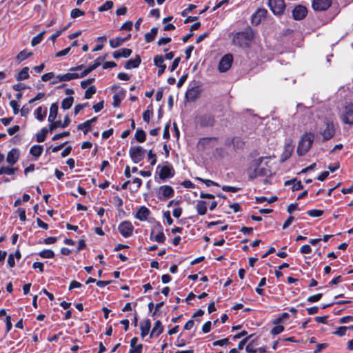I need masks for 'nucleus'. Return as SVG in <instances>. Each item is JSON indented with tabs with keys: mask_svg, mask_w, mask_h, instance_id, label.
<instances>
[{
	"mask_svg": "<svg viewBox=\"0 0 353 353\" xmlns=\"http://www.w3.org/2000/svg\"><path fill=\"white\" fill-rule=\"evenodd\" d=\"M290 184H293L292 190V191H297L303 188L302 183L301 181H296V179L287 181L285 182V185H288Z\"/></svg>",
	"mask_w": 353,
	"mask_h": 353,
	"instance_id": "473e14b6",
	"label": "nucleus"
},
{
	"mask_svg": "<svg viewBox=\"0 0 353 353\" xmlns=\"http://www.w3.org/2000/svg\"><path fill=\"white\" fill-rule=\"evenodd\" d=\"M132 52V51L131 49L121 48V49L114 51L113 52L112 56L114 59H119L121 57L127 58L131 55Z\"/></svg>",
	"mask_w": 353,
	"mask_h": 353,
	"instance_id": "4be33fe9",
	"label": "nucleus"
},
{
	"mask_svg": "<svg viewBox=\"0 0 353 353\" xmlns=\"http://www.w3.org/2000/svg\"><path fill=\"white\" fill-rule=\"evenodd\" d=\"M47 114V108L39 106L35 111L36 118L41 121L44 119Z\"/></svg>",
	"mask_w": 353,
	"mask_h": 353,
	"instance_id": "c756f323",
	"label": "nucleus"
},
{
	"mask_svg": "<svg viewBox=\"0 0 353 353\" xmlns=\"http://www.w3.org/2000/svg\"><path fill=\"white\" fill-rule=\"evenodd\" d=\"M266 283V279L265 277L262 278L259 283L258 287L256 288V292L262 295L263 293V290L261 288L262 286H264Z\"/></svg>",
	"mask_w": 353,
	"mask_h": 353,
	"instance_id": "3c124183",
	"label": "nucleus"
},
{
	"mask_svg": "<svg viewBox=\"0 0 353 353\" xmlns=\"http://www.w3.org/2000/svg\"><path fill=\"white\" fill-rule=\"evenodd\" d=\"M69 135H70V132L65 131L62 133H59V134H57L54 135V137H52V140L53 141L59 140L63 137H68Z\"/></svg>",
	"mask_w": 353,
	"mask_h": 353,
	"instance_id": "052dcab7",
	"label": "nucleus"
},
{
	"mask_svg": "<svg viewBox=\"0 0 353 353\" xmlns=\"http://www.w3.org/2000/svg\"><path fill=\"white\" fill-rule=\"evenodd\" d=\"M325 128L321 131L323 141L330 140L335 134L334 123L328 120L324 121Z\"/></svg>",
	"mask_w": 353,
	"mask_h": 353,
	"instance_id": "6e6552de",
	"label": "nucleus"
},
{
	"mask_svg": "<svg viewBox=\"0 0 353 353\" xmlns=\"http://www.w3.org/2000/svg\"><path fill=\"white\" fill-rule=\"evenodd\" d=\"M211 321L205 322L202 326V331L203 333H208L211 330Z\"/></svg>",
	"mask_w": 353,
	"mask_h": 353,
	"instance_id": "69168bd1",
	"label": "nucleus"
},
{
	"mask_svg": "<svg viewBox=\"0 0 353 353\" xmlns=\"http://www.w3.org/2000/svg\"><path fill=\"white\" fill-rule=\"evenodd\" d=\"M138 341L137 337H133L130 341V347L131 349L129 351V353H141L143 345L142 344L137 345Z\"/></svg>",
	"mask_w": 353,
	"mask_h": 353,
	"instance_id": "5701e85b",
	"label": "nucleus"
},
{
	"mask_svg": "<svg viewBox=\"0 0 353 353\" xmlns=\"http://www.w3.org/2000/svg\"><path fill=\"white\" fill-rule=\"evenodd\" d=\"M254 38V32L250 27H248L241 32L236 33L233 38V43L240 47H248Z\"/></svg>",
	"mask_w": 353,
	"mask_h": 353,
	"instance_id": "f03ea898",
	"label": "nucleus"
},
{
	"mask_svg": "<svg viewBox=\"0 0 353 353\" xmlns=\"http://www.w3.org/2000/svg\"><path fill=\"white\" fill-rule=\"evenodd\" d=\"M32 55V52H28L26 50H22L21 52H20L19 53V54L17 57V59L18 60H19L20 61H22L25 60L26 59L30 57Z\"/></svg>",
	"mask_w": 353,
	"mask_h": 353,
	"instance_id": "a18cd8bd",
	"label": "nucleus"
},
{
	"mask_svg": "<svg viewBox=\"0 0 353 353\" xmlns=\"http://www.w3.org/2000/svg\"><path fill=\"white\" fill-rule=\"evenodd\" d=\"M54 77H54V73L51 72H48V73H46V74H43L41 76V80L43 81L46 82V81H48V80H50V79H51L52 78L54 79Z\"/></svg>",
	"mask_w": 353,
	"mask_h": 353,
	"instance_id": "e2e57ef3",
	"label": "nucleus"
},
{
	"mask_svg": "<svg viewBox=\"0 0 353 353\" xmlns=\"http://www.w3.org/2000/svg\"><path fill=\"white\" fill-rule=\"evenodd\" d=\"M97 89L94 85H91L89 87L86 91L85 92L84 97L85 99H90L92 95L96 93Z\"/></svg>",
	"mask_w": 353,
	"mask_h": 353,
	"instance_id": "c03bdc74",
	"label": "nucleus"
},
{
	"mask_svg": "<svg viewBox=\"0 0 353 353\" xmlns=\"http://www.w3.org/2000/svg\"><path fill=\"white\" fill-rule=\"evenodd\" d=\"M17 168H10L9 166H2L0 168V175L2 174H8V175H13L15 174Z\"/></svg>",
	"mask_w": 353,
	"mask_h": 353,
	"instance_id": "c9c22d12",
	"label": "nucleus"
},
{
	"mask_svg": "<svg viewBox=\"0 0 353 353\" xmlns=\"http://www.w3.org/2000/svg\"><path fill=\"white\" fill-rule=\"evenodd\" d=\"M307 14L306 7L298 5L292 10V16L295 20H301L304 19Z\"/></svg>",
	"mask_w": 353,
	"mask_h": 353,
	"instance_id": "2eb2a0df",
	"label": "nucleus"
},
{
	"mask_svg": "<svg viewBox=\"0 0 353 353\" xmlns=\"http://www.w3.org/2000/svg\"><path fill=\"white\" fill-rule=\"evenodd\" d=\"M88 103H79L75 105L74 109V113L77 115L81 110L85 108L88 105Z\"/></svg>",
	"mask_w": 353,
	"mask_h": 353,
	"instance_id": "bf43d9fd",
	"label": "nucleus"
},
{
	"mask_svg": "<svg viewBox=\"0 0 353 353\" xmlns=\"http://www.w3.org/2000/svg\"><path fill=\"white\" fill-rule=\"evenodd\" d=\"M10 105L12 107V108L13 109V113L14 114H18L19 110V105H18L17 102L15 100H12L10 102Z\"/></svg>",
	"mask_w": 353,
	"mask_h": 353,
	"instance_id": "680f3d73",
	"label": "nucleus"
},
{
	"mask_svg": "<svg viewBox=\"0 0 353 353\" xmlns=\"http://www.w3.org/2000/svg\"><path fill=\"white\" fill-rule=\"evenodd\" d=\"M45 33H46V31L44 30V31H42L41 32H40L39 34H38L36 37H34L32 39L31 45L32 46H35L37 44L40 43L43 39V35Z\"/></svg>",
	"mask_w": 353,
	"mask_h": 353,
	"instance_id": "58836bf2",
	"label": "nucleus"
},
{
	"mask_svg": "<svg viewBox=\"0 0 353 353\" xmlns=\"http://www.w3.org/2000/svg\"><path fill=\"white\" fill-rule=\"evenodd\" d=\"M155 228L152 229L150 233V239L152 241H155L159 243H163L165 241V236L163 232V230L161 226L157 229V234H155Z\"/></svg>",
	"mask_w": 353,
	"mask_h": 353,
	"instance_id": "f3484780",
	"label": "nucleus"
},
{
	"mask_svg": "<svg viewBox=\"0 0 353 353\" xmlns=\"http://www.w3.org/2000/svg\"><path fill=\"white\" fill-rule=\"evenodd\" d=\"M42 152H43V146L41 145H34L33 146H32L30 148V153L38 158L39 157H40L42 154Z\"/></svg>",
	"mask_w": 353,
	"mask_h": 353,
	"instance_id": "7c9ffc66",
	"label": "nucleus"
},
{
	"mask_svg": "<svg viewBox=\"0 0 353 353\" xmlns=\"http://www.w3.org/2000/svg\"><path fill=\"white\" fill-rule=\"evenodd\" d=\"M150 212V210L145 206H141L137 211L135 217L143 221H145L148 219V216H149Z\"/></svg>",
	"mask_w": 353,
	"mask_h": 353,
	"instance_id": "412c9836",
	"label": "nucleus"
},
{
	"mask_svg": "<svg viewBox=\"0 0 353 353\" xmlns=\"http://www.w3.org/2000/svg\"><path fill=\"white\" fill-rule=\"evenodd\" d=\"M125 42V39L122 37H117L114 39H112L109 41L110 46L112 48H116L120 46H121L123 43Z\"/></svg>",
	"mask_w": 353,
	"mask_h": 353,
	"instance_id": "72a5a7b5",
	"label": "nucleus"
},
{
	"mask_svg": "<svg viewBox=\"0 0 353 353\" xmlns=\"http://www.w3.org/2000/svg\"><path fill=\"white\" fill-rule=\"evenodd\" d=\"M94 69V66H93L92 65L88 66L85 70H83L80 74H79V78H83L87 76L90 72H91Z\"/></svg>",
	"mask_w": 353,
	"mask_h": 353,
	"instance_id": "13d9d810",
	"label": "nucleus"
},
{
	"mask_svg": "<svg viewBox=\"0 0 353 353\" xmlns=\"http://www.w3.org/2000/svg\"><path fill=\"white\" fill-rule=\"evenodd\" d=\"M217 139L216 137H204L199 139L198 145L199 147H202L203 148H205L207 145H208L212 141H216Z\"/></svg>",
	"mask_w": 353,
	"mask_h": 353,
	"instance_id": "e433bc0d",
	"label": "nucleus"
},
{
	"mask_svg": "<svg viewBox=\"0 0 353 353\" xmlns=\"http://www.w3.org/2000/svg\"><path fill=\"white\" fill-rule=\"evenodd\" d=\"M145 150L141 146L131 147L129 150V154L134 163L141 162L145 157Z\"/></svg>",
	"mask_w": 353,
	"mask_h": 353,
	"instance_id": "20e7f679",
	"label": "nucleus"
},
{
	"mask_svg": "<svg viewBox=\"0 0 353 353\" xmlns=\"http://www.w3.org/2000/svg\"><path fill=\"white\" fill-rule=\"evenodd\" d=\"M158 32V28H152L150 32L145 34V40L146 43H150L154 40Z\"/></svg>",
	"mask_w": 353,
	"mask_h": 353,
	"instance_id": "c85d7f7f",
	"label": "nucleus"
},
{
	"mask_svg": "<svg viewBox=\"0 0 353 353\" xmlns=\"http://www.w3.org/2000/svg\"><path fill=\"white\" fill-rule=\"evenodd\" d=\"M347 332L346 326H341L338 327V329L333 332L334 334L338 335L339 336H343L345 335Z\"/></svg>",
	"mask_w": 353,
	"mask_h": 353,
	"instance_id": "603ef678",
	"label": "nucleus"
},
{
	"mask_svg": "<svg viewBox=\"0 0 353 353\" xmlns=\"http://www.w3.org/2000/svg\"><path fill=\"white\" fill-rule=\"evenodd\" d=\"M332 5V0H312V6L316 11H325Z\"/></svg>",
	"mask_w": 353,
	"mask_h": 353,
	"instance_id": "ddd939ff",
	"label": "nucleus"
},
{
	"mask_svg": "<svg viewBox=\"0 0 353 353\" xmlns=\"http://www.w3.org/2000/svg\"><path fill=\"white\" fill-rule=\"evenodd\" d=\"M71 50V47L66 48L55 54L56 57H59L68 54Z\"/></svg>",
	"mask_w": 353,
	"mask_h": 353,
	"instance_id": "0e129e2a",
	"label": "nucleus"
},
{
	"mask_svg": "<svg viewBox=\"0 0 353 353\" xmlns=\"http://www.w3.org/2000/svg\"><path fill=\"white\" fill-rule=\"evenodd\" d=\"M233 57L230 54L224 55L220 60L219 63V70L221 72H224L228 70L232 63Z\"/></svg>",
	"mask_w": 353,
	"mask_h": 353,
	"instance_id": "f8f14e48",
	"label": "nucleus"
},
{
	"mask_svg": "<svg viewBox=\"0 0 353 353\" xmlns=\"http://www.w3.org/2000/svg\"><path fill=\"white\" fill-rule=\"evenodd\" d=\"M314 140V134L309 132L302 135L297 147L296 152L299 156L305 155L312 147Z\"/></svg>",
	"mask_w": 353,
	"mask_h": 353,
	"instance_id": "7ed1b4c3",
	"label": "nucleus"
},
{
	"mask_svg": "<svg viewBox=\"0 0 353 353\" xmlns=\"http://www.w3.org/2000/svg\"><path fill=\"white\" fill-rule=\"evenodd\" d=\"M91 128V125L89 123V121H85V122L79 124L77 126V129L82 130L83 133L85 134Z\"/></svg>",
	"mask_w": 353,
	"mask_h": 353,
	"instance_id": "37998d69",
	"label": "nucleus"
},
{
	"mask_svg": "<svg viewBox=\"0 0 353 353\" xmlns=\"http://www.w3.org/2000/svg\"><path fill=\"white\" fill-rule=\"evenodd\" d=\"M323 213V210H311L307 212V214L312 217L321 216Z\"/></svg>",
	"mask_w": 353,
	"mask_h": 353,
	"instance_id": "8fccbe9b",
	"label": "nucleus"
},
{
	"mask_svg": "<svg viewBox=\"0 0 353 353\" xmlns=\"http://www.w3.org/2000/svg\"><path fill=\"white\" fill-rule=\"evenodd\" d=\"M134 137L138 142L143 143L145 141L146 134L143 130H137Z\"/></svg>",
	"mask_w": 353,
	"mask_h": 353,
	"instance_id": "4c0bfd02",
	"label": "nucleus"
},
{
	"mask_svg": "<svg viewBox=\"0 0 353 353\" xmlns=\"http://www.w3.org/2000/svg\"><path fill=\"white\" fill-rule=\"evenodd\" d=\"M151 327V322L150 319H145L143 324L141 325V335L143 338L149 333Z\"/></svg>",
	"mask_w": 353,
	"mask_h": 353,
	"instance_id": "bb28decb",
	"label": "nucleus"
},
{
	"mask_svg": "<svg viewBox=\"0 0 353 353\" xmlns=\"http://www.w3.org/2000/svg\"><path fill=\"white\" fill-rule=\"evenodd\" d=\"M118 230L123 237L128 238L132 234L134 227L130 221H125L119 225Z\"/></svg>",
	"mask_w": 353,
	"mask_h": 353,
	"instance_id": "1a4fd4ad",
	"label": "nucleus"
},
{
	"mask_svg": "<svg viewBox=\"0 0 353 353\" xmlns=\"http://www.w3.org/2000/svg\"><path fill=\"white\" fill-rule=\"evenodd\" d=\"M141 61V57L139 55H137L134 59H130L125 63V68L127 70H130L132 68H136L139 67Z\"/></svg>",
	"mask_w": 353,
	"mask_h": 353,
	"instance_id": "b1692460",
	"label": "nucleus"
},
{
	"mask_svg": "<svg viewBox=\"0 0 353 353\" xmlns=\"http://www.w3.org/2000/svg\"><path fill=\"white\" fill-rule=\"evenodd\" d=\"M264 159V157H260L252 161L248 170V174L251 179H255L258 176H268L270 174V170L268 168L267 164L262 163Z\"/></svg>",
	"mask_w": 353,
	"mask_h": 353,
	"instance_id": "f257e3e1",
	"label": "nucleus"
},
{
	"mask_svg": "<svg viewBox=\"0 0 353 353\" xmlns=\"http://www.w3.org/2000/svg\"><path fill=\"white\" fill-rule=\"evenodd\" d=\"M29 68L24 67L17 74L16 79L17 81H22L28 79Z\"/></svg>",
	"mask_w": 353,
	"mask_h": 353,
	"instance_id": "2f4dec72",
	"label": "nucleus"
},
{
	"mask_svg": "<svg viewBox=\"0 0 353 353\" xmlns=\"http://www.w3.org/2000/svg\"><path fill=\"white\" fill-rule=\"evenodd\" d=\"M76 79H79V74L75 72L59 74L54 78L53 81L51 82V84L54 85L58 83L59 82L68 81Z\"/></svg>",
	"mask_w": 353,
	"mask_h": 353,
	"instance_id": "4468645a",
	"label": "nucleus"
},
{
	"mask_svg": "<svg viewBox=\"0 0 353 353\" xmlns=\"http://www.w3.org/2000/svg\"><path fill=\"white\" fill-rule=\"evenodd\" d=\"M322 297V294H316L315 295L310 296L307 298V301L310 303H314L319 301Z\"/></svg>",
	"mask_w": 353,
	"mask_h": 353,
	"instance_id": "4d7b16f0",
	"label": "nucleus"
},
{
	"mask_svg": "<svg viewBox=\"0 0 353 353\" xmlns=\"http://www.w3.org/2000/svg\"><path fill=\"white\" fill-rule=\"evenodd\" d=\"M341 120L347 124H353V105L349 104L345 106L341 115Z\"/></svg>",
	"mask_w": 353,
	"mask_h": 353,
	"instance_id": "9d476101",
	"label": "nucleus"
},
{
	"mask_svg": "<svg viewBox=\"0 0 353 353\" xmlns=\"http://www.w3.org/2000/svg\"><path fill=\"white\" fill-rule=\"evenodd\" d=\"M148 159L151 161H150V165H154L157 163V156L155 154H154L152 152V150H150L148 153Z\"/></svg>",
	"mask_w": 353,
	"mask_h": 353,
	"instance_id": "6e6d98bb",
	"label": "nucleus"
},
{
	"mask_svg": "<svg viewBox=\"0 0 353 353\" xmlns=\"http://www.w3.org/2000/svg\"><path fill=\"white\" fill-rule=\"evenodd\" d=\"M268 6L276 15L282 14L285 8L284 0H268Z\"/></svg>",
	"mask_w": 353,
	"mask_h": 353,
	"instance_id": "0eeeda50",
	"label": "nucleus"
},
{
	"mask_svg": "<svg viewBox=\"0 0 353 353\" xmlns=\"http://www.w3.org/2000/svg\"><path fill=\"white\" fill-rule=\"evenodd\" d=\"M284 330V327L283 325H277L276 326H274L272 330H271V333L273 334V335H276V334H279L280 333H281Z\"/></svg>",
	"mask_w": 353,
	"mask_h": 353,
	"instance_id": "5fc2aeb1",
	"label": "nucleus"
},
{
	"mask_svg": "<svg viewBox=\"0 0 353 353\" xmlns=\"http://www.w3.org/2000/svg\"><path fill=\"white\" fill-rule=\"evenodd\" d=\"M163 331V327L160 321H157L154 325V327L152 330L150 336H159Z\"/></svg>",
	"mask_w": 353,
	"mask_h": 353,
	"instance_id": "393cba45",
	"label": "nucleus"
},
{
	"mask_svg": "<svg viewBox=\"0 0 353 353\" xmlns=\"http://www.w3.org/2000/svg\"><path fill=\"white\" fill-rule=\"evenodd\" d=\"M154 65L159 68L158 76H161L165 70L166 65L164 64V60L162 55H157L154 58Z\"/></svg>",
	"mask_w": 353,
	"mask_h": 353,
	"instance_id": "6ab92c4d",
	"label": "nucleus"
},
{
	"mask_svg": "<svg viewBox=\"0 0 353 353\" xmlns=\"http://www.w3.org/2000/svg\"><path fill=\"white\" fill-rule=\"evenodd\" d=\"M268 13L267 10L265 8H259L251 17V22L254 25H259L262 19H263Z\"/></svg>",
	"mask_w": 353,
	"mask_h": 353,
	"instance_id": "dca6fc26",
	"label": "nucleus"
},
{
	"mask_svg": "<svg viewBox=\"0 0 353 353\" xmlns=\"http://www.w3.org/2000/svg\"><path fill=\"white\" fill-rule=\"evenodd\" d=\"M196 210L199 215H204L206 214L207 212V203L205 201H198L196 205Z\"/></svg>",
	"mask_w": 353,
	"mask_h": 353,
	"instance_id": "a878e982",
	"label": "nucleus"
},
{
	"mask_svg": "<svg viewBox=\"0 0 353 353\" xmlns=\"http://www.w3.org/2000/svg\"><path fill=\"white\" fill-rule=\"evenodd\" d=\"M122 99H123L122 94H119V93L115 94L113 96V103H112L113 106L119 107L120 105Z\"/></svg>",
	"mask_w": 353,
	"mask_h": 353,
	"instance_id": "de8ad7c7",
	"label": "nucleus"
},
{
	"mask_svg": "<svg viewBox=\"0 0 353 353\" xmlns=\"http://www.w3.org/2000/svg\"><path fill=\"white\" fill-rule=\"evenodd\" d=\"M113 2L112 1H105L101 6L98 8L99 12H104L110 10L113 7Z\"/></svg>",
	"mask_w": 353,
	"mask_h": 353,
	"instance_id": "79ce46f5",
	"label": "nucleus"
},
{
	"mask_svg": "<svg viewBox=\"0 0 353 353\" xmlns=\"http://www.w3.org/2000/svg\"><path fill=\"white\" fill-rule=\"evenodd\" d=\"M48 132V130L46 128H42L41 132L37 134V141L39 143L43 142L46 139Z\"/></svg>",
	"mask_w": 353,
	"mask_h": 353,
	"instance_id": "ea45409f",
	"label": "nucleus"
},
{
	"mask_svg": "<svg viewBox=\"0 0 353 353\" xmlns=\"http://www.w3.org/2000/svg\"><path fill=\"white\" fill-rule=\"evenodd\" d=\"M157 196L161 201H165L171 198L174 194V190L172 187L167 185H161L157 190Z\"/></svg>",
	"mask_w": 353,
	"mask_h": 353,
	"instance_id": "423d86ee",
	"label": "nucleus"
},
{
	"mask_svg": "<svg viewBox=\"0 0 353 353\" xmlns=\"http://www.w3.org/2000/svg\"><path fill=\"white\" fill-rule=\"evenodd\" d=\"M39 256L44 259H52L54 257V252L51 250H43L39 252Z\"/></svg>",
	"mask_w": 353,
	"mask_h": 353,
	"instance_id": "a19ab883",
	"label": "nucleus"
},
{
	"mask_svg": "<svg viewBox=\"0 0 353 353\" xmlns=\"http://www.w3.org/2000/svg\"><path fill=\"white\" fill-rule=\"evenodd\" d=\"M49 122L50 123V124L49 125V130L50 132H52L57 128H59V127L61 128L62 122L60 120H59V121L54 120L53 121H49Z\"/></svg>",
	"mask_w": 353,
	"mask_h": 353,
	"instance_id": "09e8293b",
	"label": "nucleus"
},
{
	"mask_svg": "<svg viewBox=\"0 0 353 353\" xmlns=\"http://www.w3.org/2000/svg\"><path fill=\"white\" fill-rule=\"evenodd\" d=\"M229 343V339L225 338L221 340L215 341L212 343L214 346H224Z\"/></svg>",
	"mask_w": 353,
	"mask_h": 353,
	"instance_id": "864d4df0",
	"label": "nucleus"
},
{
	"mask_svg": "<svg viewBox=\"0 0 353 353\" xmlns=\"http://www.w3.org/2000/svg\"><path fill=\"white\" fill-rule=\"evenodd\" d=\"M85 12L79 8L73 9L70 12V16L72 18H77L79 17L83 16Z\"/></svg>",
	"mask_w": 353,
	"mask_h": 353,
	"instance_id": "49530a36",
	"label": "nucleus"
},
{
	"mask_svg": "<svg viewBox=\"0 0 353 353\" xmlns=\"http://www.w3.org/2000/svg\"><path fill=\"white\" fill-rule=\"evenodd\" d=\"M132 22L130 21H128L121 26V30H131L132 28Z\"/></svg>",
	"mask_w": 353,
	"mask_h": 353,
	"instance_id": "774afa93",
	"label": "nucleus"
},
{
	"mask_svg": "<svg viewBox=\"0 0 353 353\" xmlns=\"http://www.w3.org/2000/svg\"><path fill=\"white\" fill-rule=\"evenodd\" d=\"M197 123L202 128L212 127L216 123L214 116L210 113H205L196 118Z\"/></svg>",
	"mask_w": 353,
	"mask_h": 353,
	"instance_id": "39448f33",
	"label": "nucleus"
},
{
	"mask_svg": "<svg viewBox=\"0 0 353 353\" xmlns=\"http://www.w3.org/2000/svg\"><path fill=\"white\" fill-rule=\"evenodd\" d=\"M58 114V104L54 103L51 105L50 108V114L48 117V121H53L56 119Z\"/></svg>",
	"mask_w": 353,
	"mask_h": 353,
	"instance_id": "cd10ccee",
	"label": "nucleus"
},
{
	"mask_svg": "<svg viewBox=\"0 0 353 353\" xmlns=\"http://www.w3.org/2000/svg\"><path fill=\"white\" fill-rule=\"evenodd\" d=\"M200 96L199 88L193 87L188 89L185 93V98L189 101H195Z\"/></svg>",
	"mask_w": 353,
	"mask_h": 353,
	"instance_id": "a211bd4d",
	"label": "nucleus"
},
{
	"mask_svg": "<svg viewBox=\"0 0 353 353\" xmlns=\"http://www.w3.org/2000/svg\"><path fill=\"white\" fill-rule=\"evenodd\" d=\"M157 169H159V178L163 181H165L168 178H171L174 175V170L170 165H165L162 167L158 165Z\"/></svg>",
	"mask_w": 353,
	"mask_h": 353,
	"instance_id": "9b49d317",
	"label": "nucleus"
},
{
	"mask_svg": "<svg viewBox=\"0 0 353 353\" xmlns=\"http://www.w3.org/2000/svg\"><path fill=\"white\" fill-rule=\"evenodd\" d=\"M19 157V150L17 149L13 148L8 152L6 157V161L10 165H13L15 163L17 162Z\"/></svg>",
	"mask_w": 353,
	"mask_h": 353,
	"instance_id": "aec40b11",
	"label": "nucleus"
},
{
	"mask_svg": "<svg viewBox=\"0 0 353 353\" xmlns=\"http://www.w3.org/2000/svg\"><path fill=\"white\" fill-rule=\"evenodd\" d=\"M74 102V97L69 96L65 98L61 102V108L63 110H68L71 108Z\"/></svg>",
	"mask_w": 353,
	"mask_h": 353,
	"instance_id": "f704fd0d",
	"label": "nucleus"
},
{
	"mask_svg": "<svg viewBox=\"0 0 353 353\" xmlns=\"http://www.w3.org/2000/svg\"><path fill=\"white\" fill-rule=\"evenodd\" d=\"M20 128L19 125H15L11 128H8L7 132L9 135H13L19 130Z\"/></svg>",
	"mask_w": 353,
	"mask_h": 353,
	"instance_id": "338daca9",
	"label": "nucleus"
}]
</instances>
